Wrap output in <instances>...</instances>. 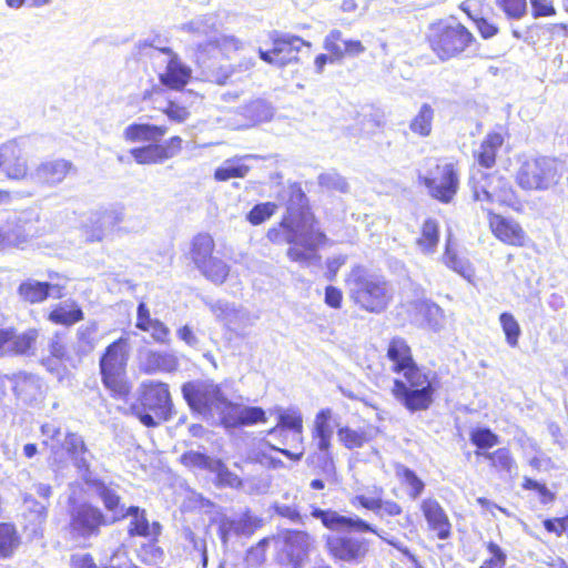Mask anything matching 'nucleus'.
Listing matches in <instances>:
<instances>
[{
  "label": "nucleus",
  "mask_w": 568,
  "mask_h": 568,
  "mask_svg": "<svg viewBox=\"0 0 568 568\" xmlns=\"http://www.w3.org/2000/svg\"><path fill=\"white\" fill-rule=\"evenodd\" d=\"M387 357L393 363V371L402 373L404 379H395L392 393L409 412L425 410L433 402L434 388L426 374L412 356V351L404 338H393L387 348Z\"/></svg>",
  "instance_id": "nucleus-1"
},
{
  "label": "nucleus",
  "mask_w": 568,
  "mask_h": 568,
  "mask_svg": "<svg viewBox=\"0 0 568 568\" xmlns=\"http://www.w3.org/2000/svg\"><path fill=\"white\" fill-rule=\"evenodd\" d=\"M469 184L474 200L481 202V207L488 212L493 234L508 245L523 246L526 234L519 223L491 212V204L504 203L507 200V190L503 179L476 170L470 176Z\"/></svg>",
  "instance_id": "nucleus-2"
},
{
  "label": "nucleus",
  "mask_w": 568,
  "mask_h": 568,
  "mask_svg": "<svg viewBox=\"0 0 568 568\" xmlns=\"http://www.w3.org/2000/svg\"><path fill=\"white\" fill-rule=\"evenodd\" d=\"M267 239L275 244L288 243L287 256L302 265H311L320 261L318 246L325 235L312 225L306 227V221L298 222L293 215L285 216L278 227L267 231Z\"/></svg>",
  "instance_id": "nucleus-3"
},
{
  "label": "nucleus",
  "mask_w": 568,
  "mask_h": 568,
  "mask_svg": "<svg viewBox=\"0 0 568 568\" xmlns=\"http://www.w3.org/2000/svg\"><path fill=\"white\" fill-rule=\"evenodd\" d=\"M346 285L354 304L369 313H382L393 297L392 287L384 277L361 267L352 271Z\"/></svg>",
  "instance_id": "nucleus-4"
},
{
  "label": "nucleus",
  "mask_w": 568,
  "mask_h": 568,
  "mask_svg": "<svg viewBox=\"0 0 568 568\" xmlns=\"http://www.w3.org/2000/svg\"><path fill=\"white\" fill-rule=\"evenodd\" d=\"M140 406L133 407L134 415L146 427H156L161 422L172 419L174 406L169 385L162 382H143L139 388Z\"/></svg>",
  "instance_id": "nucleus-5"
},
{
  "label": "nucleus",
  "mask_w": 568,
  "mask_h": 568,
  "mask_svg": "<svg viewBox=\"0 0 568 568\" xmlns=\"http://www.w3.org/2000/svg\"><path fill=\"white\" fill-rule=\"evenodd\" d=\"M41 435L42 446L50 450L54 463L61 462L62 452L65 450L78 470L88 473V468H90L89 452L80 435L70 432L62 433L54 423L43 424Z\"/></svg>",
  "instance_id": "nucleus-6"
},
{
  "label": "nucleus",
  "mask_w": 568,
  "mask_h": 568,
  "mask_svg": "<svg viewBox=\"0 0 568 568\" xmlns=\"http://www.w3.org/2000/svg\"><path fill=\"white\" fill-rule=\"evenodd\" d=\"M562 176L561 163L548 156L529 158L521 161L516 182L527 191H546L558 184Z\"/></svg>",
  "instance_id": "nucleus-7"
},
{
  "label": "nucleus",
  "mask_w": 568,
  "mask_h": 568,
  "mask_svg": "<svg viewBox=\"0 0 568 568\" xmlns=\"http://www.w3.org/2000/svg\"><path fill=\"white\" fill-rule=\"evenodd\" d=\"M182 395L190 408L201 415H220L230 408V400L222 393L221 387L210 379H196L182 385Z\"/></svg>",
  "instance_id": "nucleus-8"
},
{
  "label": "nucleus",
  "mask_w": 568,
  "mask_h": 568,
  "mask_svg": "<svg viewBox=\"0 0 568 568\" xmlns=\"http://www.w3.org/2000/svg\"><path fill=\"white\" fill-rule=\"evenodd\" d=\"M428 39L437 57L440 60H448L464 52L474 37L458 22H438L430 26Z\"/></svg>",
  "instance_id": "nucleus-9"
},
{
  "label": "nucleus",
  "mask_w": 568,
  "mask_h": 568,
  "mask_svg": "<svg viewBox=\"0 0 568 568\" xmlns=\"http://www.w3.org/2000/svg\"><path fill=\"white\" fill-rule=\"evenodd\" d=\"M128 358L129 341L125 337H120L105 348L99 363L104 386L119 396L129 393V388L123 382Z\"/></svg>",
  "instance_id": "nucleus-10"
},
{
  "label": "nucleus",
  "mask_w": 568,
  "mask_h": 568,
  "mask_svg": "<svg viewBox=\"0 0 568 568\" xmlns=\"http://www.w3.org/2000/svg\"><path fill=\"white\" fill-rule=\"evenodd\" d=\"M419 180L429 195L443 203L452 202L459 187L458 172L450 162L434 163L425 175H419Z\"/></svg>",
  "instance_id": "nucleus-11"
},
{
  "label": "nucleus",
  "mask_w": 568,
  "mask_h": 568,
  "mask_svg": "<svg viewBox=\"0 0 568 568\" xmlns=\"http://www.w3.org/2000/svg\"><path fill=\"white\" fill-rule=\"evenodd\" d=\"M111 524L99 507L89 503L77 504L70 511L71 532L82 538L97 537L101 527Z\"/></svg>",
  "instance_id": "nucleus-12"
},
{
  "label": "nucleus",
  "mask_w": 568,
  "mask_h": 568,
  "mask_svg": "<svg viewBox=\"0 0 568 568\" xmlns=\"http://www.w3.org/2000/svg\"><path fill=\"white\" fill-rule=\"evenodd\" d=\"M325 542L333 558L348 564L363 562L371 548L368 539L351 535H327Z\"/></svg>",
  "instance_id": "nucleus-13"
},
{
  "label": "nucleus",
  "mask_w": 568,
  "mask_h": 568,
  "mask_svg": "<svg viewBox=\"0 0 568 568\" xmlns=\"http://www.w3.org/2000/svg\"><path fill=\"white\" fill-rule=\"evenodd\" d=\"M302 48L310 50L312 43L297 36L283 33L273 40L272 50H260V57L263 61L281 68L297 62Z\"/></svg>",
  "instance_id": "nucleus-14"
},
{
  "label": "nucleus",
  "mask_w": 568,
  "mask_h": 568,
  "mask_svg": "<svg viewBox=\"0 0 568 568\" xmlns=\"http://www.w3.org/2000/svg\"><path fill=\"white\" fill-rule=\"evenodd\" d=\"M83 480L88 484L90 490L102 501L106 511L111 514V523L124 519V505L121 504L119 486L112 483H105L101 479H92L90 470L88 473L79 471Z\"/></svg>",
  "instance_id": "nucleus-15"
},
{
  "label": "nucleus",
  "mask_w": 568,
  "mask_h": 568,
  "mask_svg": "<svg viewBox=\"0 0 568 568\" xmlns=\"http://www.w3.org/2000/svg\"><path fill=\"white\" fill-rule=\"evenodd\" d=\"M311 516L320 519L323 526L333 531L353 530L356 532L369 531L381 536L376 528L358 516H343L332 509L312 507Z\"/></svg>",
  "instance_id": "nucleus-16"
},
{
  "label": "nucleus",
  "mask_w": 568,
  "mask_h": 568,
  "mask_svg": "<svg viewBox=\"0 0 568 568\" xmlns=\"http://www.w3.org/2000/svg\"><path fill=\"white\" fill-rule=\"evenodd\" d=\"M333 433V412L331 408H323L315 416L312 429V438L316 448L323 454L325 469L327 471L333 469V463L329 453Z\"/></svg>",
  "instance_id": "nucleus-17"
},
{
  "label": "nucleus",
  "mask_w": 568,
  "mask_h": 568,
  "mask_svg": "<svg viewBox=\"0 0 568 568\" xmlns=\"http://www.w3.org/2000/svg\"><path fill=\"white\" fill-rule=\"evenodd\" d=\"M210 310L217 321L222 322L229 329L241 333L252 326L254 318L248 311L236 307L229 302L217 301L210 304Z\"/></svg>",
  "instance_id": "nucleus-18"
},
{
  "label": "nucleus",
  "mask_w": 568,
  "mask_h": 568,
  "mask_svg": "<svg viewBox=\"0 0 568 568\" xmlns=\"http://www.w3.org/2000/svg\"><path fill=\"white\" fill-rule=\"evenodd\" d=\"M73 169L72 162L64 159L48 160L30 173V180L54 186L60 184Z\"/></svg>",
  "instance_id": "nucleus-19"
},
{
  "label": "nucleus",
  "mask_w": 568,
  "mask_h": 568,
  "mask_svg": "<svg viewBox=\"0 0 568 568\" xmlns=\"http://www.w3.org/2000/svg\"><path fill=\"white\" fill-rule=\"evenodd\" d=\"M47 351L49 356L42 359V364L51 372L55 369L54 362L68 364L73 368L79 365L78 358L73 353V347L71 351L67 347L65 335L63 333L55 332L49 337Z\"/></svg>",
  "instance_id": "nucleus-20"
},
{
  "label": "nucleus",
  "mask_w": 568,
  "mask_h": 568,
  "mask_svg": "<svg viewBox=\"0 0 568 568\" xmlns=\"http://www.w3.org/2000/svg\"><path fill=\"white\" fill-rule=\"evenodd\" d=\"M420 510L437 537L442 540L450 536L452 525L448 516L440 504L434 498H426L420 504Z\"/></svg>",
  "instance_id": "nucleus-21"
},
{
  "label": "nucleus",
  "mask_w": 568,
  "mask_h": 568,
  "mask_svg": "<svg viewBox=\"0 0 568 568\" xmlns=\"http://www.w3.org/2000/svg\"><path fill=\"white\" fill-rule=\"evenodd\" d=\"M323 48L329 52L336 60L344 57H358L365 52V47L358 40H344L341 30L333 29L325 37Z\"/></svg>",
  "instance_id": "nucleus-22"
},
{
  "label": "nucleus",
  "mask_w": 568,
  "mask_h": 568,
  "mask_svg": "<svg viewBox=\"0 0 568 568\" xmlns=\"http://www.w3.org/2000/svg\"><path fill=\"white\" fill-rule=\"evenodd\" d=\"M222 422L226 427L254 425L265 422V412L261 407L241 406L230 402V408Z\"/></svg>",
  "instance_id": "nucleus-23"
},
{
  "label": "nucleus",
  "mask_w": 568,
  "mask_h": 568,
  "mask_svg": "<svg viewBox=\"0 0 568 568\" xmlns=\"http://www.w3.org/2000/svg\"><path fill=\"white\" fill-rule=\"evenodd\" d=\"M98 333L99 325L95 321L88 322L77 329L72 347L79 364L97 347L99 343Z\"/></svg>",
  "instance_id": "nucleus-24"
},
{
  "label": "nucleus",
  "mask_w": 568,
  "mask_h": 568,
  "mask_svg": "<svg viewBox=\"0 0 568 568\" xmlns=\"http://www.w3.org/2000/svg\"><path fill=\"white\" fill-rule=\"evenodd\" d=\"M241 116L242 119L234 124V128H251L271 120L273 116V108L265 100L255 99L241 108Z\"/></svg>",
  "instance_id": "nucleus-25"
},
{
  "label": "nucleus",
  "mask_w": 568,
  "mask_h": 568,
  "mask_svg": "<svg viewBox=\"0 0 568 568\" xmlns=\"http://www.w3.org/2000/svg\"><path fill=\"white\" fill-rule=\"evenodd\" d=\"M241 48V42L232 36H225L216 32L215 36L205 41V43L197 44V60L201 63H205V55L209 53L229 57L230 53L237 51Z\"/></svg>",
  "instance_id": "nucleus-26"
},
{
  "label": "nucleus",
  "mask_w": 568,
  "mask_h": 568,
  "mask_svg": "<svg viewBox=\"0 0 568 568\" xmlns=\"http://www.w3.org/2000/svg\"><path fill=\"white\" fill-rule=\"evenodd\" d=\"M130 518L129 535L141 537H156L160 535V525L150 524L144 509L136 506H130L124 510V518Z\"/></svg>",
  "instance_id": "nucleus-27"
},
{
  "label": "nucleus",
  "mask_w": 568,
  "mask_h": 568,
  "mask_svg": "<svg viewBox=\"0 0 568 568\" xmlns=\"http://www.w3.org/2000/svg\"><path fill=\"white\" fill-rule=\"evenodd\" d=\"M130 154L138 164H159L175 156L176 152L172 151L170 146L154 142L142 148L131 149Z\"/></svg>",
  "instance_id": "nucleus-28"
},
{
  "label": "nucleus",
  "mask_w": 568,
  "mask_h": 568,
  "mask_svg": "<svg viewBox=\"0 0 568 568\" xmlns=\"http://www.w3.org/2000/svg\"><path fill=\"white\" fill-rule=\"evenodd\" d=\"M191 69L185 65L176 55H173L160 74L161 83L173 90L182 89L191 78Z\"/></svg>",
  "instance_id": "nucleus-29"
},
{
  "label": "nucleus",
  "mask_w": 568,
  "mask_h": 568,
  "mask_svg": "<svg viewBox=\"0 0 568 568\" xmlns=\"http://www.w3.org/2000/svg\"><path fill=\"white\" fill-rule=\"evenodd\" d=\"M166 133V128L149 123H132L123 131V138L128 142H158Z\"/></svg>",
  "instance_id": "nucleus-30"
},
{
  "label": "nucleus",
  "mask_w": 568,
  "mask_h": 568,
  "mask_svg": "<svg viewBox=\"0 0 568 568\" xmlns=\"http://www.w3.org/2000/svg\"><path fill=\"white\" fill-rule=\"evenodd\" d=\"M81 307L71 300L58 304L49 314L50 322L59 325L71 326L83 320Z\"/></svg>",
  "instance_id": "nucleus-31"
},
{
  "label": "nucleus",
  "mask_w": 568,
  "mask_h": 568,
  "mask_svg": "<svg viewBox=\"0 0 568 568\" xmlns=\"http://www.w3.org/2000/svg\"><path fill=\"white\" fill-rule=\"evenodd\" d=\"M13 381V390L23 402L36 400L42 393L40 379L34 375L20 373Z\"/></svg>",
  "instance_id": "nucleus-32"
},
{
  "label": "nucleus",
  "mask_w": 568,
  "mask_h": 568,
  "mask_svg": "<svg viewBox=\"0 0 568 568\" xmlns=\"http://www.w3.org/2000/svg\"><path fill=\"white\" fill-rule=\"evenodd\" d=\"M504 138L499 133H489L483 140L478 150L475 151V158L478 163L484 168H491L496 162V154L498 149L503 145Z\"/></svg>",
  "instance_id": "nucleus-33"
},
{
  "label": "nucleus",
  "mask_w": 568,
  "mask_h": 568,
  "mask_svg": "<svg viewBox=\"0 0 568 568\" xmlns=\"http://www.w3.org/2000/svg\"><path fill=\"white\" fill-rule=\"evenodd\" d=\"M214 247L215 243L210 234L200 233L194 236L190 254L197 268H201L213 257Z\"/></svg>",
  "instance_id": "nucleus-34"
},
{
  "label": "nucleus",
  "mask_w": 568,
  "mask_h": 568,
  "mask_svg": "<svg viewBox=\"0 0 568 568\" xmlns=\"http://www.w3.org/2000/svg\"><path fill=\"white\" fill-rule=\"evenodd\" d=\"M283 540L287 554L293 558H300L305 555L313 541L311 535L302 530L285 531Z\"/></svg>",
  "instance_id": "nucleus-35"
},
{
  "label": "nucleus",
  "mask_w": 568,
  "mask_h": 568,
  "mask_svg": "<svg viewBox=\"0 0 568 568\" xmlns=\"http://www.w3.org/2000/svg\"><path fill=\"white\" fill-rule=\"evenodd\" d=\"M244 158H232L225 160L214 172L216 181L225 182L233 178H244L250 171V166L245 164Z\"/></svg>",
  "instance_id": "nucleus-36"
},
{
  "label": "nucleus",
  "mask_w": 568,
  "mask_h": 568,
  "mask_svg": "<svg viewBox=\"0 0 568 568\" xmlns=\"http://www.w3.org/2000/svg\"><path fill=\"white\" fill-rule=\"evenodd\" d=\"M145 366L150 372H173L179 367L178 357L170 352L150 351L145 356Z\"/></svg>",
  "instance_id": "nucleus-37"
},
{
  "label": "nucleus",
  "mask_w": 568,
  "mask_h": 568,
  "mask_svg": "<svg viewBox=\"0 0 568 568\" xmlns=\"http://www.w3.org/2000/svg\"><path fill=\"white\" fill-rule=\"evenodd\" d=\"M444 264L454 272L470 281L475 275V271L468 260L460 257L453 248L450 240H447L446 250L443 255Z\"/></svg>",
  "instance_id": "nucleus-38"
},
{
  "label": "nucleus",
  "mask_w": 568,
  "mask_h": 568,
  "mask_svg": "<svg viewBox=\"0 0 568 568\" xmlns=\"http://www.w3.org/2000/svg\"><path fill=\"white\" fill-rule=\"evenodd\" d=\"M18 292L29 303H41L50 294V283L28 280L20 284Z\"/></svg>",
  "instance_id": "nucleus-39"
},
{
  "label": "nucleus",
  "mask_w": 568,
  "mask_h": 568,
  "mask_svg": "<svg viewBox=\"0 0 568 568\" xmlns=\"http://www.w3.org/2000/svg\"><path fill=\"white\" fill-rule=\"evenodd\" d=\"M295 430V439H298L300 432H303V418L298 410L288 409L280 414L277 425L270 430L271 435Z\"/></svg>",
  "instance_id": "nucleus-40"
},
{
  "label": "nucleus",
  "mask_w": 568,
  "mask_h": 568,
  "mask_svg": "<svg viewBox=\"0 0 568 568\" xmlns=\"http://www.w3.org/2000/svg\"><path fill=\"white\" fill-rule=\"evenodd\" d=\"M20 545V536L12 524L0 523V558H10Z\"/></svg>",
  "instance_id": "nucleus-41"
},
{
  "label": "nucleus",
  "mask_w": 568,
  "mask_h": 568,
  "mask_svg": "<svg viewBox=\"0 0 568 568\" xmlns=\"http://www.w3.org/2000/svg\"><path fill=\"white\" fill-rule=\"evenodd\" d=\"M439 240L438 223L428 219L424 222L422 227V235L417 239V245L424 254H432L435 252Z\"/></svg>",
  "instance_id": "nucleus-42"
},
{
  "label": "nucleus",
  "mask_w": 568,
  "mask_h": 568,
  "mask_svg": "<svg viewBox=\"0 0 568 568\" xmlns=\"http://www.w3.org/2000/svg\"><path fill=\"white\" fill-rule=\"evenodd\" d=\"M433 119L434 109L428 103H424L410 121L409 129L415 134L428 136L432 133Z\"/></svg>",
  "instance_id": "nucleus-43"
},
{
  "label": "nucleus",
  "mask_w": 568,
  "mask_h": 568,
  "mask_svg": "<svg viewBox=\"0 0 568 568\" xmlns=\"http://www.w3.org/2000/svg\"><path fill=\"white\" fill-rule=\"evenodd\" d=\"M215 18L211 16L197 17L183 26V29L199 37H205L211 40L217 32L215 28Z\"/></svg>",
  "instance_id": "nucleus-44"
},
{
  "label": "nucleus",
  "mask_w": 568,
  "mask_h": 568,
  "mask_svg": "<svg viewBox=\"0 0 568 568\" xmlns=\"http://www.w3.org/2000/svg\"><path fill=\"white\" fill-rule=\"evenodd\" d=\"M199 270L206 278L216 284H222L230 273L229 265L214 256Z\"/></svg>",
  "instance_id": "nucleus-45"
},
{
  "label": "nucleus",
  "mask_w": 568,
  "mask_h": 568,
  "mask_svg": "<svg viewBox=\"0 0 568 568\" xmlns=\"http://www.w3.org/2000/svg\"><path fill=\"white\" fill-rule=\"evenodd\" d=\"M499 323L505 334L506 343L510 347H517L521 328L515 316L508 312H504L499 315Z\"/></svg>",
  "instance_id": "nucleus-46"
},
{
  "label": "nucleus",
  "mask_w": 568,
  "mask_h": 568,
  "mask_svg": "<svg viewBox=\"0 0 568 568\" xmlns=\"http://www.w3.org/2000/svg\"><path fill=\"white\" fill-rule=\"evenodd\" d=\"M211 473L215 474L217 484L231 488H240L242 486L241 478L232 473L221 459H215L211 465Z\"/></svg>",
  "instance_id": "nucleus-47"
},
{
  "label": "nucleus",
  "mask_w": 568,
  "mask_h": 568,
  "mask_svg": "<svg viewBox=\"0 0 568 568\" xmlns=\"http://www.w3.org/2000/svg\"><path fill=\"white\" fill-rule=\"evenodd\" d=\"M397 476L402 479L403 484L408 487V496L412 499L418 498L425 488L424 481L412 469L400 466Z\"/></svg>",
  "instance_id": "nucleus-48"
},
{
  "label": "nucleus",
  "mask_w": 568,
  "mask_h": 568,
  "mask_svg": "<svg viewBox=\"0 0 568 568\" xmlns=\"http://www.w3.org/2000/svg\"><path fill=\"white\" fill-rule=\"evenodd\" d=\"M6 163V174L9 179L23 180L28 176L30 178L27 161L22 158L19 146L18 153L14 155H9V160Z\"/></svg>",
  "instance_id": "nucleus-49"
},
{
  "label": "nucleus",
  "mask_w": 568,
  "mask_h": 568,
  "mask_svg": "<svg viewBox=\"0 0 568 568\" xmlns=\"http://www.w3.org/2000/svg\"><path fill=\"white\" fill-rule=\"evenodd\" d=\"M39 334L37 329H28L21 334L13 331V355H28L32 349Z\"/></svg>",
  "instance_id": "nucleus-50"
},
{
  "label": "nucleus",
  "mask_w": 568,
  "mask_h": 568,
  "mask_svg": "<svg viewBox=\"0 0 568 568\" xmlns=\"http://www.w3.org/2000/svg\"><path fill=\"white\" fill-rule=\"evenodd\" d=\"M476 454L480 455L479 452ZM481 456L490 460L491 465L499 470L510 473L515 468V460L507 448H499L493 453H484Z\"/></svg>",
  "instance_id": "nucleus-51"
},
{
  "label": "nucleus",
  "mask_w": 568,
  "mask_h": 568,
  "mask_svg": "<svg viewBox=\"0 0 568 568\" xmlns=\"http://www.w3.org/2000/svg\"><path fill=\"white\" fill-rule=\"evenodd\" d=\"M317 181L322 187H325L331 191L346 193L348 192L349 189L346 180L335 170L321 173L317 178Z\"/></svg>",
  "instance_id": "nucleus-52"
},
{
  "label": "nucleus",
  "mask_w": 568,
  "mask_h": 568,
  "mask_svg": "<svg viewBox=\"0 0 568 568\" xmlns=\"http://www.w3.org/2000/svg\"><path fill=\"white\" fill-rule=\"evenodd\" d=\"M337 436L339 442L348 449L359 448L367 442L364 432H358L349 427H341L337 432Z\"/></svg>",
  "instance_id": "nucleus-53"
},
{
  "label": "nucleus",
  "mask_w": 568,
  "mask_h": 568,
  "mask_svg": "<svg viewBox=\"0 0 568 568\" xmlns=\"http://www.w3.org/2000/svg\"><path fill=\"white\" fill-rule=\"evenodd\" d=\"M276 209L277 205L271 202L256 204L247 214V220L253 225H258L270 219Z\"/></svg>",
  "instance_id": "nucleus-54"
},
{
  "label": "nucleus",
  "mask_w": 568,
  "mask_h": 568,
  "mask_svg": "<svg viewBox=\"0 0 568 568\" xmlns=\"http://www.w3.org/2000/svg\"><path fill=\"white\" fill-rule=\"evenodd\" d=\"M180 459L186 467H196L209 471H211V465L215 462V459L197 452H187L183 454Z\"/></svg>",
  "instance_id": "nucleus-55"
},
{
  "label": "nucleus",
  "mask_w": 568,
  "mask_h": 568,
  "mask_svg": "<svg viewBox=\"0 0 568 568\" xmlns=\"http://www.w3.org/2000/svg\"><path fill=\"white\" fill-rule=\"evenodd\" d=\"M497 6L513 19H520L526 14V0H496Z\"/></svg>",
  "instance_id": "nucleus-56"
},
{
  "label": "nucleus",
  "mask_w": 568,
  "mask_h": 568,
  "mask_svg": "<svg viewBox=\"0 0 568 568\" xmlns=\"http://www.w3.org/2000/svg\"><path fill=\"white\" fill-rule=\"evenodd\" d=\"M120 220L113 212H103L98 215L95 219V223L99 224L98 229L94 231V233L90 236V241H101L104 236L105 230L113 226L115 223H118Z\"/></svg>",
  "instance_id": "nucleus-57"
},
{
  "label": "nucleus",
  "mask_w": 568,
  "mask_h": 568,
  "mask_svg": "<svg viewBox=\"0 0 568 568\" xmlns=\"http://www.w3.org/2000/svg\"><path fill=\"white\" fill-rule=\"evenodd\" d=\"M470 439L478 448H490L499 443L498 436L488 428L473 432Z\"/></svg>",
  "instance_id": "nucleus-58"
},
{
  "label": "nucleus",
  "mask_w": 568,
  "mask_h": 568,
  "mask_svg": "<svg viewBox=\"0 0 568 568\" xmlns=\"http://www.w3.org/2000/svg\"><path fill=\"white\" fill-rule=\"evenodd\" d=\"M287 434L285 435V439L283 440V444L285 445H290L292 447H300L301 449L297 452V453H293L291 450H287V449H277L278 452H281L283 455H285L286 457L293 459V460H300L303 456V453H304V449L302 447V444H303V432H300V436H298V439H295V430H292V432H286Z\"/></svg>",
  "instance_id": "nucleus-59"
},
{
  "label": "nucleus",
  "mask_w": 568,
  "mask_h": 568,
  "mask_svg": "<svg viewBox=\"0 0 568 568\" xmlns=\"http://www.w3.org/2000/svg\"><path fill=\"white\" fill-rule=\"evenodd\" d=\"M148 329L143 332H150L152 338L160 344H168L170 342V328L160 320L154 318Z\"/></svg>",
  "instance_id": "nucleus-60"
},
{
  "label": "nucleus",
  "mask_w": 568,
  "mask_h": 568,
  "mask_svg": "<svg viewBox=\"0 0 568 568\" xmlns=\"http://www.w3.org/2000/svg\"><path fill=\"white\" fill-rule=\"evenodd\" d=\"M423 311L428 321V324L435 329H439L444 324V312L443 310L434 303H425L423 305Z\"/></svg>",
  "instance_id": "nucleus-61"
},
{
  "label": "nucleus",
  "mask_w": 568,
  "mask_h": 568,
  "mask_svg": "<svg viewBox=\"0 0 568 568\" xmlns=\"http://www.w3.org/2000/svg\"><path fill=\"white\" fill-rule=\"evenodd\" d=\"M163 112L168 115L171 121L182 123L187 120L190 112L186 108L181 106L172 101L168 102L166 106L163 109Z\"/></svg>",
  "instance_id": "nucleus-62"
},
{
  "label": "nucleus",
  "mask_w": 568,
  "mask_h": 568,
  "mask_svg": "<svg viewBox=\"0 0 568 568\" xmlns=\"http://www.w3.org/2000/svg\"><path fill=\"white\" fill-rule=\"evenodd\" d=\"M4 242H6V248H8V247L21 248L28 242V236L21 229H14V230L4 232Z\"/></svg>",
  "instance_id": "nucleus-63"
},
{
  "label": "nucleus",
  "mask_w": 568,
  "mask_h": 568,
  "mask_svg": "<svg viewBox=\"0 0 568 568\" xmlns=\"http://www.w3.org/2000/svg\"><path fill=\"white\" fill-rule=\"evenodd\" d=\"M274 509L275 513L281 517L287 518L293 523H302V516L300 515L295 506L275 504Z\"/></svg>",
  "instance_id": "nucleus-64"
}]
</instances>
